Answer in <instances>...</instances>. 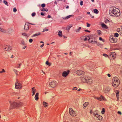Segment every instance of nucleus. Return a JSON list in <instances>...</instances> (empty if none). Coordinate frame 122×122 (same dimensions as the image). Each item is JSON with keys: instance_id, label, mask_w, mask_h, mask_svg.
Listing matches in <instances>:
<instances>
[{"instance_id": "nucleus-1", "label": "nucleus", "mask_w": 122, "mask_h": 122, "mask_svg": "<svg viewBox=\"0 0 122 122\" xmlns=\"http://www.w3.org/2000/svg\"><path fill=\"white\" fill-rule=\"evenodd\" d=\"M109 13L110 15L118 17L120 14L119 10L114 6L110 8Z\"/></svg>"}, {"instance_id": "nucleus-2", "label": "nucleus", "mask_w": 122, "mask_h": 122, "mask_svg": "<svg viewBox=\"0 0 122 122\" xmlns=\"http://www.w3.org/2000/svg\"><path fill=\"white\" fill-rule=\"evenodd\" d=\"M120 84L119 80L116 77H114L112 80V86L114 87H117Z\"/></svg>"}, {"instance_id": "nucleus-3", "label": "nucleus", "mask_w": 122, "mask_h": 122, "mask_svg": "<svg viewBox=\"0 0 122 122\" xmlns=\"http://www.w3.org/2000/svg\"><path fill=\"white\" fill-rule=\"evenodd\" d=\"M23 105V104L21 102H19L17 103L14 102L11 104L10 107L11 109H13L16 107L18 108Z\"/></svg>"}, {"instance_id": "nucleus-4", "label": "nucleus", "mask_w": 122, "mask_h": 122, "mask_svg": "<svg viewBox=\"0 0 122 122\" xmlns=\"http://www.w3.org/2000/svg\"><path fill=\"white\" fill-rule=\"evenodd\" d=\"M69 113L70 115L74 117L76 115V113L71 108H70L69 109Z\"/></svg>"}, {"instance_id": "nucleus-5", "label": "nucleus", "mask_w": 122, "mask_h": 122, "mask_svg": "<svg viewBox=\"0 0 122 122\" xmlns=\"http://www.w3.org/2000/svg\"><path fill=\"white\" fill-rule=\"evenodd\" d=\"M88 41L92 43H96L97 41L95 40L94 39L91 38L90 37V39L88 40Z\"/></svg>"}, {"instance_id": "nucleus-6", "label": "nucleus", "mask_w": 122, "mask_h": 122, "mask_svg": "<svg viewBox=\"0 0 122 122\" xmlns=\"http://www.w3.org/2000/svg\"><path fill=\"white\" fill-rule=\"evenodd\" d=\"M15 86L16 89H20L22 87L21 84L17 82L15 83Z\"/></svg>"}, {"instance_id": "nucleus-7", "label": "nucleus", "mask_w": 122, "mask_h": 122, "mask_svg": "<svg viewBox=\"0 0 122 122\" xmlns=\"http://www.w3.org/2000/svg\"><path fill=\"white\" fill-rule=\"evenodd\" d=\"M56 84L55 81H53L49 83V85L52 87H54L56 86Z\"/></svg>"}, {"instance_id": "nucleus-8", "label": "nucleus", "mask_w": 122, "mask_h": 122, "mask_svg": "<svg viewBox=\"0 0 122 122\" xmlns=\"http://www.w3.org/2000/svg\"><path fill=\"white\" fill-rule=\"evenodd\" d=\"M88 76H86L83 77L81 78V80L83 82H87V80L88 79Z\"/></svg>"}, {"instance_id": "nucleus-9", "label": "nucleus", "mask_w": 122, "mask_h": 122, "mask_svg": "<svg viewBox=\"0 0 122 122\" xmlns=\"http://www.w3.org/2000/svg\"><path fill=\"white\" fill-rule=\"evenodd\" d=\"M84 72L80 70H78L77 71L76 74L78 75H82L84 74Z\"/></svg>"}, {"instance_id": "nucleus-10", "label": "nucleus", "mask_w": 122, "mask_h": 122, "mask_svg": "<svg viewBox=\"0 0 122 122\" xmlns=\"http://www.w3.org/2000/svg\"><path fill=\"white\" fill-rule=\"evenodd\" d=\"M110 41L112 42H115L117 41V40L116 38H115L112 36L110 37Z\"/></svg>"}, {"instance_id": "nucleus-11", "label": "nucleus", "mask_w": 122, "mask_h": 122, "mask_svg": "<svg viewBox=\"0 0 122 122\" xmlns=\"http://www.w3.org/2000/svg\"><path fill=\"white\" fill-rule=\"evenodd\" d=\"M110 56L111 57H112L114 59L116 57V54L114 52H112L110 53Z\"/></svg>"}, {"instance_id": "nucleus-12", "label": "nucleus", "mask_w": 122, "mask_h": 122, "mask_svg": "<svg viewBox=\"0 0 122 122\" xmlns=\"http://www.w3.org/2000/svg\"><path fill=\"white\" fill-rule=\"evenodd\" d=\"M96 98L98 100L102 101V100H106L105 98L102 96H101L99 97H96Z\"/></svg>"}, {"instance_id": "nucleus-13", "label": "nucleus", "mask_w": 122, "mask_h": 122, "mask_svg": "<svg viewBox=\"0 0 122 122\" xmlns=\"http://www.w3.org/2000/svg\"><path fill=\"white\" fill-rule=\"evenodd\" d=\"M69 73V72L68 71H64L63 72L62 75L63 77H65L68 75Z\"/></svg>"}, {"instance_id": "nucleus-14", "label": "nucleus", "mask_w": 122, "mask_h": 122, "mask_svg": "<svg viewBox=\"0 0 122 122\" xmlns=\"http://www.w3.org/2000/svg\"><path fill=\"white\" fill-rule=\"evenodd\" d=\"M36 90L35 89V87H33L32 88V96H33L35 94L36 92Z\"/></svg>"}, {"instance_id": "nucleus-15", "label": "nucleus", "mask_w": 122, "mask_h": 122, "mask_svg": "<svg viewBox=\"0 0 122 122\" xmlns=\"http://www.w3.org/2000/svg\"><path fill=\"white\" fill-rule=\"evenodd\" d=\"M28 23L25 24V25L24 29L25 30H27L28 29L29 26L28 25Z\"/></svg>"}, {"instance_id": "nucleus-16", "label": "nucleus", "mask_w": 122, "mask_h": 122, "mask_svg": "<svg viewBox=\"0 0 122 122\" xmlns=\"http://www.w3.org/2000/svg\"><path fill=\"white\" fill-rule=\"evenodd\" d=\"M86 82L89 84H91L92 82V81L91 79L89 78L88 77Z\"/></svg>"}, {"instance_id": "nucleus-17", "label": "nucleus", "mask_w": 122, "mask_h": 122, "mask_svg": "<svg viewBox=\"0 0 122 122\" xmlns=\"http://www.w3.org/2000/svg\"><path fill=\"white\" fill-rule=\"evenodd\" d=\"M90 37L89 36H86L84 37L83 39L85 41H87V40L88 41V40L90 39Z\"/></svg>"}, {"instance_id": "nucleus-18", "label": "nucleus", "mask_w": 122, "mask_h": 122, "mask_svg": "<svg viewBox=\"0 0 122 122\" xmlns=\"http://www.w3.org/2000/svg\"><path fill=\"white\" fill-rule=\"evenodd\" d=\"M38 95H39L38 93H36L35 95V99L36 101H37L39 99Z\"/></svg>"}, {"instance_id": "nucleus-19", "label": "nucleus", "mask_w": 122, "mask_h": 122, "mask_svg": "<svg viewBox=\"0 0 122 122\" xmlns=\"http://www.w3.org/2000/svg\"><path fill=\"white\" fill-rule=\"evenodd\" d=\"M72 15H69V16H67L66 17H62V18L64 20H66L70 18L71 17Z\"/></svg>"}, {"instance_id": "nucleus-20", "label": "nucleus", "mask_w": 122, "mask_h": 122, "mask_svg": "<svg viewBox=\"0 0 122 122\" xmlns=\"http://www.w3.org/2000/svg\"><path fill=\"white\" fill-rule=\"evenodd\" d=\"M101 25L103 28L106 29L108 28V27L107 26V25L103 23H102Z\"/></svg>"}, {"instance_id": "nucleus-21", "label": "nucleus", "mask_w": 122, "mask_h": 122, "mask_svg": "<svg viewBox=\"0 0 122 122\" xmlns=\"http://www.w3.org/2000/svg\"><path fill=\"white\" fill-rule=\"evenodd\" d=\"M41 34L39 32L38 33H36L34 34L32 36V37L37 36Z\"/></svg>"}, {"instance_id": "nucleus-22", "label": "nucleus", "mask_w": 122, "mask_h": 122, "mask_svg": "<svg viewBox=\"0 0 122 122\" xmlns=\"http://www.w3.org/2000/svg\"><path fill=\"white\" fill-rule=\"evenodd\" d=\"M58 35L60 37H62V31H59Z\"/></svg>"}, {"instance_id": "nucleus-23", "label": "nucleus", "mask_w": 122, "mask_h": 122, "mask_svg": "<svg viewBox=\"0 0 122 122\" xmlns=\"http://www.w3.org/2000/svg\"><path fill=\"white\" fill-rule=\"evenodd\" d=\"M72 25H71L70 26H68L66 27V30H67L68 31L70 28L72 27Z\"/></svg>"}, {"instance_id": "nucleus-24", "label": "nucleus", "mask_w": 122, "mask_h": 122, "mask_svg": "<svg viewBox=\"0 0 122 122\" xmlns=\"http://www.w3.org/2000/svg\"><path fill=\"white\" fill-rule=\"evenodd\" d=\"M0 31L4 33H5L6 32L5 30L2 29V28L0 27Z\"/></svg>"}, {"instance_id": "nucleus-25", "label": "nucleus", "mask_w": 122, "mask_h": 122, "mask_svg": "<svg viewBox=\"0 0 122 122\" xmlns=\"http://www.w3.org/2000/svg\"><path fill=\"white\" fill-rule=\"evenodd\" d=\"M43 104L44 106L45 107H46L47 106V103L45 102H43Z\"/></svg>"}, {"instance_id": "nucleus-26", "label": "nucleus", "mask_w": 122, "mask_h": 122, "mask_svg": "<svg viewBox=\"0 0 122 122\" xmlns=\"http://www.w3.org/2000/svg\"><path fill=\"white\" fill-rule=\"evenodd\" d=\"M94 13L97 14L98 13V11L97 9H94Z\"/></svg>"}, {"instance_id": "nucleus-27", "label": "nucleus", "mask_w": 122, "mask_h": 122, "mask_svg": "<svg viewBox=\"0 0 122 122\" xmlns=\"http://www.w3.org/2000/svg\"><path fill=\"white\" fill-rule=\"evenodd\" d=\"M41 10L42 11H43L44 10L46 11H47L48 10V9L47 8L45 9L44 8H43L42 9H41Z\"/></svg>"}, {"instance_id": "nucleus-28", "label": "nucleus", "mask_w": 122, "mask_h": 122, "mask_svg": "<svg viewBox=\"0 0 122 122\" xmlns=\"http://www.w3.org/2000/svg\"><path fill=\"white\" fill-rule=\"evenodd\" d=\"M46 65H47L49 66H51V63H50L49 62H48V61H47L46 62Z\"/></svg>"}, {"instance_id": "nucleus-29", "label": "nucleus", "mask_w": 122, "mask_h": 122, "mask_svg": "<svg viewBox=\"0 0 122 122\" xmlns=\"http://www.w3.org/2000/svg\"><path fill=\"white\" fill-rule=\"evenodd\" d=\"M88 102H85L84 104H83V106L84 107H86L87 105L88 104Z\"/></svg>"}, {"instance_id": "nucleus-30", "label": "nucleus", "mask_w": 122, "mask_h": 122, "mask_svg": "<svg viewBox=\"0 0 122 122\" xmlns=\"http://www.w3.org/2000/svg\"><path fill=\"white\" fill-rule=\"evenodd\" d=\"M105 112V109L104 108H103L101 111V113L102 114H104Z\"/></svg>"}, {"instance_id": "nucleus-31", "label": "nucleus", "mask_w": 122, "mask_h": 122, "mask_svg": "<svg viewBox=\"0 0 122 122\" xmlns=\"http://www.w3.org/2000/svg\"><path fill=\"white\" fill-rule=\"evenodd\" d=\"M81 27H79L78 29H76L75 30V31L76 32H78L81 29Z\"/></svg>"}, {"instance_id": "nucleus-32", "label": "nucleus", "mask_w": 122, "mask_h": 122, "mask_svg": "<svg viewBox=\"0 0 122 122\" xmlns=\"http://www.w3.org/2000/svg\"><path fill=\"white\" fill-rule=\"evenodd\" d=\"M97 32L98 33V34L99 35H101V31L99 30H98L97 31Z\"/></svg>"}, {"instance_id": "nucleus-33", "label": "nucleus", "mask_w": 122, "mask_h": 122, "mask_svg": "<svg viewBox=\"0 0 122 122\" xmlns=\"http://www.w3.org/2000/svg\"><path fill=\"white\" fill-rule=\"evenodd\" d=\"M116 93V95L117 97L118 98V97L119 96V91H117Z\"/></svg>"}, {"instance_id": "nucleus-34", "label": "nucleus", "mask_w": 122, "mask_h": 122, "mask_svg": "<svg viewBox=\"0 0 122 122\" xmlns=\"http://www.w3.org/2000/svg\"><path fill=\"white\" fill-rule=\"evenodd\" d=\"M3 2L4 3L5 5H6L7 6H8V4L7 1L4 0L3 1Z\"/></svg>"}, {"instance_id": "nucleus-35", "label": "nucleus", "mask_w": 122, "mask_h": 122, "mask_svg": "<svg viewBox=\"0 0 122 122\" xmlns=\"http://www.w3.org/2000/svg\"><path fill=\"white\" fill-rule=\"evenodd\" d=\"M109 89H105L104 92L105 93H107L109 91Z\"/></svg>"}, {"instance_id": "nucleus-36", "label": "nucleus", "mask_w": 122, "mask_h": 122, "mask_svg": "<svg viewBox=\"0 0 122 122\" xmlns=\"http://www.w3.org/2000/svg\"><path fill=\"white\" fill-rule=\"evenodd\" d=\"M8 50H10L12 48L11 46H7Z\"/></svg>"}, {"instance_id": "nucleus-37", "label": "nucleus", "mask_w": 122, "mask_h": 122, "mask_svg": "<svg viewBox=\"0 0 122 122\" xmlns=\"http://www.w3.org/2000/svg\"><path fill=\"white\" fill-rule=\"evenodd\" d=\"M21 43L22 45L24 46L25 45V44L24 41L23 40L21 41Z\"/></svg>"}, {"instance_id": "nucleus-38", "label": "nucleus", "mask_w": 122, "mask_h": 122, "mask_svg": "<svg viewBox=\"0 0 122 122\" xmlns=\"http://www.w3.org/2000/svg\"><path fill=\"white\" fill-rule=\"evenodd\" d=\"M5 71L4 69H3L2 70V71H0V73H2L3 72H5Z\"/></svg>"}, {"instance_id": "nucleus-39", "label": "nucleus", "mask_w": 122, "mask_h": 122, "mask_svg": "<svg viewBox=\"0 0 122 122\" xmlns=\"http://www.w3.org/2000/svg\"><path fill=\"white\" fill-rule=\"evenodd\" d=\"M119 34L118 33H116L115 34L114 36L116 37H118Z\"/></svg>"}, {"instance_id": "nucleus-40", "label": "nucleus", "mask_w": 122, "mask_h": 122, "mask_svg": "<svg viewBox=\"0 0 122 122\" xmlns=\"http://www.w3.org/2000/svg\"><path fill=\"white\" fill-rule=\"evenodd\" d=\"M102 117L101 116H99V117H98V119L99 120H102Z\"/></svg>"}, {"instance_id": "nucleus-41", "label": "nucleus", "mask_w": 122, "mask_h": 122, "mask_svg": "<svg viewBox=\"0 0 122 122\" xmlns=\"http://www.w3.org/2000/svg\"><path fill=\"white\" fill-rule=\"evenodd\" d=\"M48 30V29H46V28H44V29H43V32H45V31H47Z\"/></svg>"}, {"instance_id": "nucleus-42", "label": "nucleus", "mask_w": 122, "mask_h": 122, "mask_svg": "<svg viewBox=\"0 0 122 122\" xmlns=\"http://www.w3.org/2000/svg\"><path fill=\"white\" fill-rule=\"evenodd\" d=\"M45 6L46 5L45 4H43L41 5V6L43 8L45 7Z\"/></svg>"}, {"instance_id": "nucleus-43", "label": "nucleus", "mask_w": 122, "mask_h": 122, "mask_svg": "<svg viewBox=\"0 0 122 122\" xmlns=\"http://www.w3.org/2000/svg\"><path fill=\"white\" fill-rule=\"evenodd\" d=\"M5 50H6V51L8 50L7 46L6 45L5 46Z\"/></svg>"}, {"instance_id": "nucleus-44", "label": "nucleus", "mask_w": 122, "mask_h": 122, "mask_svg": "<svg viewBox=\"0 0 122 122\" xmlns=\"http://www.w3.org/2000/svg\"><path fill=\"white\" fill-rule=\"evenodd\" d=\"M94 115L95 116H96L98 118V117H99V116H100V115H98L97 114H94Z\"/></svg>"}, {"instance_id": "nucleus-45", "label": "nucleus", "mask_w": 122, "mask_h": 122, "mask_svg": "<svg viewBox=\"0 0 122 122\" xmlns=\"http://www.w3.org/2000/svg\"><path fill=\"white\" fill-rule=\"evenodd\" d=\"M33 40L31 39H30L29 40V42L30 43H31L33 41Z\"/></svg>"}, {"instance_id": "nucleus-46", "label": "nucleus", "mask_w": 122, "mask_h": 122, "mask_svg": "<svg viewBox=\"0 0 122 122\" xmlns=\"http://www.w3.org/2000/svg\"><path fill=\"white\" fill-rule=\"evenodd\" d=\"M17 11V9L15 8H13V11L15 12Z\"/></svg>"}, {"instance_id": "nucleus-47", "label": "nucleus", "mask_w": 122, "mask_h": 122, "mask_svg": "<svg viewBox=\"0 0 122 122\" xmlns=\"http://www.w3.org/2000/svg\"><path fill=\"white\" fill-rule=\"evenodd\" d=\"M103 55L106 57H108V56L106 54H103Z\"/></svg>"}, {"instance_id": "nucleus-48", "label": "nucleus", "mask_w": 122, "mask_h": 122, "mask_svg": "<svg viewBox=\"0 0 122 122\" xmlns=\"http://www.w3.org/2000/svg\"><path fill=\"white\" fill-rule=\"evenodd\" d=\"M83 3L82 1H81L80 2V5H83Z\"/></svg>"}, {"instance_id": "nucleus-49", "label": "nucleus", "mask_w": 122, "mask_h": 122, "mask_svg": "<svg viewBox=\"0 0 122 122\" xmlns=\"http://www.w3.org/2000/svg\"><path fill=\"white\" fill-rule=\"evenodd\" d=\"M35 15H36V13H35L34 12V13H33L32 14V16H35Z\"/></svg>"}, {"instance_id": "nucleus-50", "label": "nucleus", "mask_w": 122, "mask_h": 122, "mask_svg": "<svg viewBox=\"0 0 122 122\" xmlns=\"http://www.w3.org/2000/svg\"><path fill=\"white\" fill-rule=\"evenodd\" d=\"M22 35L23 36H27V35L25 33H22Z\"/></svg>"}, {"instance_id": "nucleus-51", "label": "nucleus", "mask_w": 122, "mask_h": 122, "mask_svg": "<svg viewBox=\"0 0 122 122\" xmlns=\"http://www.w3.org/2000/svg\"><path fill=\"white\" fill-rule=\"evenodd\" d=\"M87 26L88 27H89L90 26V24L88 23H87Z\"/></svg>"}, {"instance_id": "nucleus-52", "label": "nucleus", "mask_w": 122, "mask_h": 122, "mask_svg": "<svg viewBox=\"0 0 122 122\" xmlns=\"http://www.w3.org/2000/svg\"><path fill=\"white\" fill-rule=\"evenodd\" d=\"M77 89V88L76 87H74L73 88V90H76Z\"/></svg>"}, {"instance_id": "nucleus-53", "label": "nucleus", "mask_w": 122, "mask_h": 122, "mask_svg": "<svg viewBox=\"0 0 122 122\" xmlns=\"http://www.w3.org/2000/svg\"><path fill=\"white\" fill-rule=\"evenodd\" d=\"M120 73L122 75V68H121Z\"/></svg>"}, {"instance_id": "nucleus-54", "label": "nucleus", "mask_w": 122, "mask_h": 122, "mask_svg": "<svg viewBox=\"0 0 122 122\" xmlns=\"http://www.w3.org/2000/svg\"><path fill=\"white\" fill-rule=\"evenodd\" d=\"M118 114L120 115H121L122 114L121 112L120 111H118Z\"/></svg>"}, {"instance_id": "nucleus-55", "label": "nucleus", "mask_w": 122, "mask_h": 122, "mask_svg": "<svg viewBox=\"0 0 122 122\" xmlns=\"http://www.w3.org/2000/svg\"><path fill=\"white\" fill-rule=\"evenodd\" d=\"M14 71L16 75L17 74V73L16 72L17 71L15 70H14Z\"/></svg>"}, {"instance_id": "nucleus-56", "label": "nucleus", "mask_w": 122, "mask_h": 122, "mask_svg": "<svg viewBox=\"0 0 122 122\" xmlns=\"http://www.w3.org/2000/svg\"><path fill=\"white\" fill-rule=\"evenodd\" d=\"M85 31L88 32H89V33L90 32V31L88 30H85Z\"/></svg>"}, {"instance_id": "nucleus-57", "label": "nucleus", "mask_w": 122, "mask_h": 122, "mask_svg": "<svg viewBox=\"0 0 122 122\" xmlns=\"http://www.w3.org/2000/svg\"><path fill=\"white\" fill-rule=\"evenodd\" d=\"M102 38L101 37H100L99 38V40H101V41H102Z\"/></svg>"}, {"instance_id": "nucleus-58", "label": "nucleus", "mask_w": 122, "mask_h": 122, "mask_svg": "<svg viewBox=\"0 0 122 122\" xmlns=\"http://www.w3.org/2000/svg\"><path fill=\"white\" fill-rule=\"evenodd\" d=\"M41 14L42 15H44V14L42 12H41Z\"/></svg>"}, {"instance_id": "nucleus-59", "label": "nucleus", "mask_w": 122, "mask_h": 122, "mask_svg": "<svg viewBox=\"0 0 122 122\" xmlns=\"http://www.w3.org/2000/svg\"><path fill=\"white\" fill-rule=\"evenodd\" d=\"M107 76L109 77H110L111 76V75L110 74H107Z\"/></svg>"}, {"instance_id": "nucleus-60", "label": "nucleus", "mask_w": 122, "mask_h": 122, "mask_svg": "<svg viewBox=\"0 0 122 122\" xmlns=\"http://www.w3.org/2000/svg\"><path fill=\"white\" fill-rule=\"evenodd\" d=\"M44 44H42V45H41L40 46V47H42L43 46H44Z\"/></svg>"}, {"instance_id": "nucleus-61", "label": "nucleus", "mask_w": 122, "mask_h": 122, "mask_svg": "<svg viewBox=\"0 0 122 122\" xmlns=\"http://www.w3.org/2000/svg\"><path fill=\"white\" fill-rule=\"evenodd\" d=\"M47 17L49 18H50L51 17V16L50 15H49Z\"/></svg>"}, {"instance_id": "nucleus-62", "label": "nucleus", "mask_w": 122, "mask_h": 122, "mask_svg": "<svg viewBox=\"0 0 122 122\" xmlns=\"http://www.w3.org/2000/svg\"><path fill=\"white\" fill-rule=\"evenodd\" d=\"M29 24H30L31 25H35V24H32V23H28Z\"/></svg>"}, {"instance_id": "nucleus-63", "label": "nucleus", "mask_w": 122, "mask_h": 122, "mask_svg": "<svg viewBox=\"0 0 122 122\" xmlns=\"http://www.w3.org/2000/svg\"><path fill=\"white\" fill-rule=\"evenodd\" d=\"M21 64H20L17 67L18 68H19Z\"/></svg>"}, {"instance_id": "nucleus-64", "label": "nucleus", "mask_w": 122, "mask_h": 122, "mask_svg": "<svg viewBox=\"0 0 122 122\" xmlns=\"http://www.w3.org/2000/svg\"><path fill=\"white\" fill-rule=\"evenodd\" d=\"M69 8V6H68V5H67L66 7V8L67 9L68 8Z\"/></svg>"}]
</instances>
